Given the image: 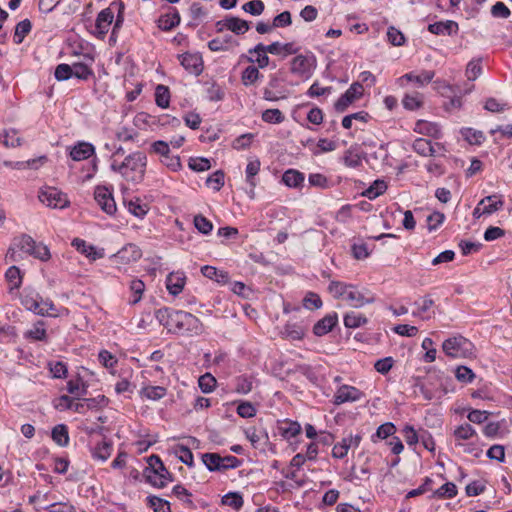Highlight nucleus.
Returning a JSON list of instances; mask_svg holds the SVG:
<instances>
[{"mask_svg":"<svg viewBox=\"0 0 512 512\" xmlns=\"http://www.w3.org/2000/svg\"><path fill=\"white\" fill-rule=\"evenodd\" d=\"M155 317L169 333L193 336L203 332V324L200 319L183 310L163 307L155 312Z\"/></svg>","mask_w":512,"mask_h":512,"instance_id":"nucleus-1","label":"nucleus"},{"mask_svg":"<svg viewBox=\"0 0 512 512\" xmlns=\"http://www.w3.org/2000/svg\"><path fill=\"white\" fill-rule=\"evenodd\" d=\"M147 167V156L142 151H136L124 158L122 162L113 159L110 168L121 177L133 184H139L143 181Z\"/></svg>","mask_w":512,"mask_h":512,"instance_id":"nucleus-2","label":"nucleus"},{"mask_svg":"<svg viewBox=\"0 0 512 512\" xmlns=\"http://www.w3.org/2000/svg\"><path fill=\"white\" fill-rule=\"evenodd\" d=\"M20 302L23 307L40 316H57V308L52 300L43 299L39 293L35 291L24 290L20 296Z\"/></svg>","mask_w":512,"mask_h":512,"instance_id":"nucleus-3","label":"nucleus"},{"mask_svg":"<svg viewBox=\"0 0 512 512\" xmlns=\"http://www.w3.org/2000/svg\"><path fill=\"white\" fill-rule=\"evenodd\" d=\"M442 349L451 358H468L473 355L474 345L467 338L457 335L446 339Z\"/></svg>","mask_w":512,"mask_h":512,"instance_id":"nucleus-4","label":"nucleus"},{"mask_svg":"<svg viewBox=\"0 0 512 512\" xmlns=\"http://www.w3.org/2000/svg\"><path fill=\"white\" fill-rule=\"evenodd\" d=\"M14 245L21 251L37 258L43 262L51 258L49 248L43 243H37L31 236L22 234L19 238L14 240Z\"/></svg>","mask_w":512,"mask_h":512,"instance_id":"nucleus-5","label":"nucleus"},{"mask_svg":"<svg viewBox=\"0 0 512 512\" xmlns=\"http://www.w3.org/2000/svg\"><path fill=\"white\" fill-rule=\"evenodd\" d=\"M316 66V58L313 54L297 55L291 61L290 71L292 74L303 78H310Z\"/></svg>","mask_w":512,"mask_h":512,"instance_id":"nucleus-6","label":"nucleus"},{"mask_svg":"<svg viewBox=\"0 0 512 512\" xmlns=\"http://www.w3.org/2000/svg\"><path fill=\"white\" fill-rule=\"evenodd\" d=\"M38 198L43 204L51 208H64L69 203L66 194L50 186L42 188Z\"/></svg>","mask_w":512,"mask_h":512,"instance_id":"nucleus-7","label":"nucleus"},{"mask_svg":"<svg viewBox=\"0 0 512 512\" xmlns=\"http://www.w3.org/2000/svg\"><path fill=\"white\" fill-rule=\"evenodd\" d=\"M116 5V2H113L109 7L103 9L97 15L93 34L98 38L103 40L106 34L109 31V28L114 20V10L113 7Z\"/></svg>","mask_w":512,"mask_h":512,"instance_id":"nucleus-8","label":"nucleus"},{"mask_svg":"<svg viewBox=\"0 0 512 512\" xmlns=\"http://www.w3.org/2000/svg\"><path fill=\"white\" fill-rule=\"evenodd\" d=\"M364 88L362 83L354 82L351 86L342 94L334 104V108L337 112H344L354 101L360 99L363 95Z\"/></svg>","mask_w":512,"mask_h":512,"instance_id":"nucleus-9","label":"nucleus"},{"mask_svg":"<svg viewBox=\"0 0 512 512\" xmlns=\"http://www.w3.org/2000/svg\"><path fill=\"white\" fill-rule=\"evenodd\" d=\"M278 45L269 44L264 45L263 43H258L255 47L248 50L249 54H256L257 58L253 59L252 57H247V61L254 63L256 62L258 65V69H263L267 67L270 63V59L268 57V53L273 54L277 52Z\"/></svg>","mask_w":512,"mask_h":512,"instance_id":"nucleus-10","label":"nucleus"},{"mask_svg":"<svg viewBox=\"0 0 512 512\" xmlns=\"http://www.w3.org/2000/svg\"><path fill=\"white\" fill-rule=\"evenodd\" d=\"M94 199L100 208L108 215H113L116 212V203L108 188L97 186L94 191Z\"/></svg>","mask_w":512,"mask_h":512,"instance_id":"nucleus-11","label":"nucleus"},{"mask_svg":"<svg viewBox=\"0 0 512 512\" xmlns=\"http://www.w3.org/2000/svg\"><path fill=\"white\" fill-rule=\"evenodd\" d=\"M181 65L190 74L198 76L203 71V59L199 53L185 52L179 55Z\"/></svg>","mask_w":512,"mask_h":512,"instance_id":"nucleus-12","label":"nucleus"},{"mask_svg":"<svg viewBox=\"0 0 512 512\" xmlns=\"http://www.w3.org/2000/svg\"><path fill=\"white\" fill-rule=\"evenodd\" d=\"M364 396V393L353 386L343 385L334 395V403L337 405L346 402L359 401Z\"/></svg>","mask_w":512,"mask_h":512,"instance_id":"nucleus-13","label":"nucleus"},{"mask_svg":"<svg viewBox=\"0 0 512 512\" xmlns=\"http://www.w3.org/2000/svg\"><path fill=\"white\" fill-rule=\"evenodd\" d=\"M345 299L355 308L363 307L365 304L373 303L375 298L368 290L359 291L356 288H349Z\"/></svg>","mask_w":512,"mask_h":512,"instance_id":"nucleus-14","label":"nucleus"},{"mask_svg":"<svg viewBox=\"0 0 512 512\" xmlns=\"http://www.w3.org/2000/svg\"><path fill=\"white\" fill-rule=\"evenodd\" d=\"M95 154V147L85 141H79L77 144H75L69 152L70 157L74 161H82L90 158Z\"/></svg>","mask_w":512,"mask_h":512,"instance_id":"nucleus-15","label":"nucleus"},{"mask_svg":"<svg viewBox=\"0 0 512 512\" xmlns=\"http://www.w3.org/2000/svg\"><path fill=\"white\" fill-rule=\"evenodd\" d=\"M458 23L453 20L435 22L428 25V31L435 35H455L458 33Z\"/></svg>","mask_w":512,"mask_h":512,"instance_id":"nucleus-16","label":"nucleus"},{"mask_svg":"<svg viewBox=\"0 0 512 512\" xmlns=\"http://www.w3.org/2000/svg\"><path fill=\"white\" fill-rule=\"evenodd\" d=\"M186 276L183 272H171L166 278V288L173 295H179L185 286Z\"/></svg>","mask_w":512,"mask_h":512,"instance_id":"nucleus-17","label":"nucleus"},{"mask_svg":"<svg viewBox=\"0 0 512 512\" xmlns=\"http://www.w3.org/2000/svg\"><path fill=\"white\" fill-rule=\"evenodd\" d=\"M337 322L338 316L336 313L328 314L315 323L313 327V333L316 336L326 335L327 333L332 331Z\"/></svg>","mask_w":512,"mask_h":512,"instance_id":"nucleus-18","label":"nucleus"},{"mask_svg":"<svg viewBox=\"0 0 512 512\" xmlns=\"http://www.w3.org/2000/svg\"><path fill=\"white\" fill-rule=\"evenodd\" d=\"M414 131L436 139L441 137V130L439 125L437 123L429 122L426 120H418L415 124Z\"/></svg>","mask_w":512,"mask_h":512,"instance_id":"nucleus-19","label":"nucleus"},{"mask_svg":"<svg viewBox=\"0 0 512 512\" xmlns=\"http://www.w3.org/2000/svg\"><path fill=\"white\" fill-rule=\"evenodd\" d=\"M143 476L146 482L157 488L165 487L169 481V477L164 476V474H159L157 470H154L153 466H147L143 471Z\"/></svg>","mask_w":512,"mask_h":512,"instance_id":"nucleus-20","label":"nucleus"},{"mask_svg":"<svg viewBox=\"0 0 512 512\" xmlns=\"http://www.w3.org/2000/svg\"><path fill=\"white\" fill-rule=\"evenodd\" d=\"M24 338L32 341H47L45 322L38 320L31 329L24 333Z\"/></svg>","mask_w":512,"mask_h":512,"instance_id":"nucleus-21","label":"nucleus"},{"mask_svg":"<svg viewBox=\"0 0 512 512\" xmlns=\"http://www.w3.org/2000/svg\"><path fill=\"white\" fill-rule=\"evenodd\" d=\"M113 445L110 441L102 440L92 449V457L102 462L106 461L112 454Z\"/></svg>","mask_w":512,"mask_h":512,"instance_id":"nucleus-22","label":"nucleus"},{"mask_svg":"<svg viewBox=\"0 0 512 512\" xmlns=\"http://www.w3.org/2000/svg\"><path fill=\"white\" fill-rule=\"evenodd\" d=\"M52 440L60 447H66L69 444L68 427L65 424H57L51 431Z\"/></svg>","mask_w":512,"mask_h":512,"instance_id":"nucleus-23","label":"nucleus"},{"mask_svg":"<svg viewBox=\"0 0 512 512\" xmlns=\"http://www.w3.org/2000/svg\"><path fill=\"white\" fill-rule=\"evenodd\" d=\"M304 179V174L295 169H288L282 176L283 183L290 188H298L302 186Z\"/></svg>","mask_w":512,"mask_h":512,"instance_id":"nucleus-24","label":"nucleus"},{"mask_svg":"<svg viewBox=\"0 0 512 512\" xmlns=\"http://www.w3.org/2000/svg\"><path fill=\"white\" fill-rule=\"evenodd\" d=\"M305 328L298 323H290L288 322L283 327L281 332L284 338H288L290 340H301L305 335Z\"/></svg>","mask_w":512,"mask_h":512,"instance_id":"nucleus-25","label":"nucleus"},{"mask_svg":"<svg viewBox=\"0 0 512 512\" xmlns=\"http://www.w3.org/2000/svg\"><path fill=\"white\" fill-rule=\"evenodd\" d=\"M180 23V15L176 9L171 13L164 14L158 19V27L163 31H170Z\"/></svg>","mask_w":512,"mask_h":512,"instance_id":"nucleus-26","label":"nucleus"},{"mask_svg":"<svg viewBox=\"0 0 512 512\" xmlns=\"http://www.w3.org/2000/svg\"><path fill=\"white\" fill-rule=\"evenodd\" d=\"M202 462L211 472H223L224 466L221 463V455L218 453H204L202 455Z\"/></svg>","mask_w":512,"mask_h":512,"instance_id":"nucleus-27","label":"nucleus"},{"mask_svg":"<svg viewBox=\"0 0 512 512\" xmlns=\"http://www.w3.org/2000/svg\"><path fill=\"white\" fill-rule=\"evenodd\" d=\"M435 76L432 70H423L420 74L414 72L407 73L403 76L404 79L410 82H415L418 86H424L430 83Z\"/></svg>","mask_w":512,"mask_h":512,"instance_id":"nucleus-28","label":"nucleus"},{"mask_svg":"<svg viewBox=\"0 0 512 512\" xmlns=\"http://www.w3.org/2000/svg\"><path fill=\"white\" fill-rule=\"evenodd\" d=\"M261 77L262 74L259 72V69L256 66L250 65L242 71L241 82L244 86L248 87L255 84Z\"/></svg>","mask_w":512,"mask_h":512,"instance_id":"nucleus-29","label":"nucleus"},{"mask_svg":"<svg viewBox=\"0 0 512 512\" xmlns=\"http://www.w3.org/2000/svg\"><path fill=\"white\" fill-rule=\"evenodd\" d=\"M32 24L29 19H24L20 21L16 27L13 36V41L15 44L19 45L23 42L24 38L31 32Z\"/></svg>","mask_w":512,"mask_h":512,"instance_id":"nucleus-30","label":"nucleus"},{"mask_svg":"<svg viewBox=\"0 0 512 512\" xmlns=\"http://www.w3.org/2000/svg\"><path fill=\"white\" fill-rule=\"evenodd\" d=\"M413 150L422 156H434L435 150L430 140L417 138L412 144Z\"/></svg>","mask_w":512,"mask_h":512,"instance_id":"nucleus-31","label":"nucleus"},{"mask_svg":"<svg viewBox=\"0 0 512 512\" xmlns=\"http://www.w3.org/2000/svg\"><path fill=\"white\" fill-rule=\"evenodd\" d=\"M229 31L236 35H243L250 29V23L235 16H228Z\"/></svg>","mask_w":512,"mask_h":512,"instance_id":"nucleus-32","label":"nucleus"},{"mask_svg":"<svg viewBox=\"0 0 512 512\" xmlns=\"http://www.w3.org/2000/svg\"><path fill=\"white\" fill-rule=\"evenodd\" d=\"M173 452L178 457V459L185 465L189 467H192L194 465L193 453L189 447L182 444H177L176 446H174Z\"/></svg>","mask_w":512,"mask_h":512,"instance_id":"nucleus-33","label":"nucleus"},{"mask_svg":"<svg viewBox=\"0 0 512 512\" xmlns=\"http://www.w3.org/2000/svg\"><path fill=\"white\" fill-rule=\"evenodd\" d=\"M88 386L84 383V381L77 377L76 379H71L67 382V391L76 396V399H79V396L87 394Z\"/></svg>","mask_w":512,"mask_h":512,"instance_id":"nucleus-34","label":"nucleus"},{"mask_svg":"<svg viewBox=\"0 0 512 512\" xmlns=\"http://www.w3.org/2000/svg\"><path fill=\"white\" fill-rule=\"evenodd\" d=\"M458 493L457 487L452 482L443 484L440 488L434 491L433 497L438 499H452Z\"/></svg>","mask_w":512,"mask_h":512,"instance_id":"nucleus-35","label":"nucleus"},{"mask_svg":"<svg viewBox=\"0 0 512 512\" xmlns=\"http://www.w3.org/2000/svg\"><path fill=\"white\" fill-rule=\"evenodd\" d=\"M155 102L160 108H167L170 103V91L165 85L159 84L155 89Z\"/></svg>","mask_w":512,"mask_h":512,"instance_id":"nucleus-36","label":"nucleus"},{"mask_svg":"<svg viewBox=\"0 0 512 512\" xmlns=\"http://www.w3.org/2000/svg\"><path fill=\"white\" fill-rule=\"evenodd\" d=\"M260 170V161L259 160H253L250 161L246 166V181L251 186V198L254 194V188L256 186L255 176L259 173Z\"/></svg>","mask_w":512,"mask_h":512,"instance_id":"nucleus-37","label":"nucleus"},{"mask_svg":"<svg viewBox=\"0 0 512 512\" xmlns=\"http://www.w3.org/2000/svg\"><path fill=\"white\" fill-rule=\"evenodd\" d=\"M72 68V76L80 80H88L94 75L91 67L82 62L73 63Z\"/></svg>","mask_w":512,"mask_h":512,"instance_id":"nucleus-38","label":"nucleus"},{"mask_svg":"<svg viewBox=\"0 0 512 512\" xmlns=\"http://www.w3.org/2000/svg\"><path fill=\"white\" fill-rule=\"evenodd\" d=\"M343 321L347 328H358L367 323V318L360 313L351 311L345 314Z\"/></svg>","mask_w":512,"mask_h":512,"instance_id":"nucleus-39","label":"nucleus"},{"mask_svg":"<svg viewBox=\"0 0 512 512\" xmlns=\"http://www.w3.org/2000/svg\"><path fill=\"white\" fill-rule=\"evenodd\" d=\"M349 288H354V286L341 281H331L328 286V291L334 296V298L339 299L346 296Z\"/></svg>","mask_w":512,"mask_h":512,"instance_id":"nucleus-40","label":"nucleus"},{"mask_svg":"<svg viewBox=\"0 0 512 512\" xmlns=\"http://www.w3.org/2000/svg\"><path fill=\"white\" fill-rule=\"evenodd\" d=\"M222 503L238 511L242 508L244 501L240 493L229 492L222 497Z\"/></svg>","mask_w":512,"mask_h":512,"instance_id":"nucleus-41","label":"nucleus"},{"mask_svg":"<svg viewBox=\"0 0 512 512\" xmlns=\"http://www.w3.org/2000/svg\"><path fill=\"white\" fill-rule=\"evenodd\" d=\"M141 395L150 400H160L166 395V388L162 386H147L141 390Z\"/></svg>","mask_w":512,"mask_h":512,"instance_id":"nucleus-42","label":"nucleus"},{"mask_svg":"<svg viewBox=\"0 0 512 512\" xmlns=\"http://www.w3.org/2000/svg\"><path fill=\"white\" fill-rule=\"evenodd\" d=\"M5 278L11 284V289L19 288L22 284L21 271L17 266L9 267L5 273Z\"/></svg>","mask_w":512,"mask_h":512,"instance_id":"nucleus-43","label":"nucleus"},{"mask_svg":"<svg viewBox=\"0 0 512 512\" xmlns=\"http://www.w3.org/2000/svg\"><path fill=\"white\" fill-rule=\"evenodd\" d=\"M127 208L131 214L138 218H143L148 212L147 205L142 203V201L138 198L128 201Z\"/></svg>","mask_w":512,"mask_h":512,"instance_id":"nucleus-44","label":"nucleus"},{"mask_svg":"<svg viewBox=\"0 0 512 512\" xmlns=\"http://www.w3.org/2000/svg\"><path fill=\"white\" fill-rule=\"evenodd\" d=\"M387 189V185L383 180H375L373 184L363 193L369 199H375L382 195Z\"/></svg>","mask_w":512,"mask_h":512,"instance_id":"nucleus-45","label":"nucleus"},{"mask_svg":"<svg viewBox=\"0 0 512 512\" xmlns=\"http://www.w3.org/2000/svg\"><path fill=\"white\" fill-rule=\"evenodd\" d=\"M395 432H396L395 425L391 422H386L377 428L376 433L372 435L371 439L373 442H376V438L377 439H386V438L392 436Z\"/></svg>","mask_w":512,"mask_h":512,"instance_id":"nucleus-46","label":"nucleus"},{"mask_svg":"<svg viewBox=\"0 0 512 512\" xmlns=\"http://www.w3.org/2000/svg\"><path fill=\"white\" fill-rule=\"evenodd\" d=\"M281 435L286 439L296 437L301 432V426L296 421H287L280 427Z\"/></svg>","mask_w":512,"mask_h":512,"instance_id":"nucleus-47","label":"nucleus"},{"mask_svg":"<svg viewBox=\"0 0 512 512\" xmlns=\"http://www.w3.org/2000/svg\"><path fill=\"white\" fill-rule=\"evenodd\" d=\"M147 462L149 467L153 466L154 470H157L159 474H164V476L169 477V481H173L172 474L166 469L164 463L158 455L153 454L149 456Z\"/></svg>","mask_w":512,"mask_h":512,"instance_id":"nucleus-48","label":"nucleus"},{"mask_svg":"<svg viewBox=\"0 0 512 512\" xmlns=\"http://www.w3.org/2000/svg\"><path fill=\"white\" fill-rule=\"evenodd\" d=\"M337 145L334 141L328 140L326 138H321L318 140L315 147L310 148L313 155H320L321 153L331 152L336 149Z\"/></svg>","mask_w":512,"mask_h":512,"instance_id":"nucleus-49","label":"nucleus"},{"mask_svg":"<svg viewBox=\"0 0 512 512\" xmlns=\"http://www.w3.org/2000/svg\"><path fill=\"white\" fill-rule=\"evenodd\" d=\"M147 500L149 506L154 510V512H171L168 501L157 496H148Z\"/></svg>","mask_w":512,"mask_h":512,"instance_id":"nucleus-50","label":"nucleus"},{"mask_svg":"<svg viewBox=\"0 0 512 512\" xmlns=\"http://www.w3.org/2000/svg\"><path fill=\"white\" fill-rule=\"evenodd\" d=\"M285 117L279 109H266L262 113V120L266 123L280 124L284 121Z\"/></svg>","mask_w":512,"mask_h":512,"instance_id":"nucleus-51","label":"nucleus"},{"mask_svg":"<svg viewBox=\"0 0 512 512\" xmlns=\"http://www.w3.org/2000/svg\"><path fill=\"white\" fill-rule=\"evenodd\" d=\"M130 290L133 294V298L130 300V303L133 305L137 304L142 298V294L145 290V284L140 279H133L130 282Z\"/></svg>","mask_w":512,"mask_h":512,"instance_id":"nucleus-52","label":"nucleus"},{"mask_svg":"<svg viewBox=\"0 0 512 512\" xmlns=\"http://www.w3.org/2000/svg\"><path fill=\"white\" fill-rule=\"evenodd\" d=\"M72 246L76 248L77 251L86 255L87 257H92L96 259V251L92 245L87 244V242L83 239L75 238L72 241Z\"/></svg>","mask_w":512,"mask_h":512,"instance_id":"nucleus-53","label":"nucleus"},{"mask_svg":"<svg viewBox=\"0 0 512 512\" xmlns=\"http://www.w3.org/2000/svg\"><path fill=\"white\" fill-rule=\"evenodd\" d=\"M194 226L202 234L207 235L213 229V224L203 215L199 214L194 217Z\"/></svg>","mask_w":512,"mask_h":512,"instance_id":"nucleus-54","label":"nucleus"},{"mask_svg":"<svg viewBox=\"0 0 512 512\" xmlns=\"http://www.w3.org/2000/svg\"><path fill=\"white\" fill-rule=\"evenodd\" d=\"M199 388L203 393H210L216 385V379L210 373H206L198 379Z\"/></svg>","mask_w":512,"mask_h":512,"instance_id":"nucleus-55","label":"nucleus"},{"mask_svg":"<svg viewBox=\"0 0 512 512\" xmlns=\"http://www.w3.org/2000/svg\"><path fill=\"white\" fill-rule=\"evenodd\" d=\"M242 9L253 16H259L263 13L265 9L264 2L261 0H251L246 2Z\"/></svg>","mask_w":512,"mask_h":512,"instance_id":"nucleus-56","label":"nucleus"},{"mask_svg":"<svg viewBox=\"0 0 512 512\" xmlns=\"http://www.w3.org/2000/svg\"><path fill=\"white\" fill-rule=\"evenodd\" d=\"M189 168L196 172H203L211 168L210 160L204 157H195L189 159Z\"/></svg>","mask_w":512,"mask_h":512,"instance_id":"nucleus-57","label":"nucleus"},{"mask_svg":"<svg viewBox=\"0 0 512 512\" xmlns=\"http://www.w3.org/2000/svg\"><path fill=\"white\" fill-rule=\"evenodd\" d=\"M224 178V172L222 170H217L207 178L206 184L207 186L212 187L215 191H219L224 186Z\"/></svg>","mask_w":512,"mask_h":512,"instance_id":"nucleus-58","label":"nucleus"},{"mask_svg":"<svg viewBox=\"0 0 512 512\" xmlns=\"http://www.w3.org/2000/svg\"><path fill=\"white\" fill-rule=\"evenodd\" d=\"M108 398L104 395H98L93 398H85V406L88 410H99L108 405Z\"/></svg>","mask_w":512,"mask_h":512,"instance_id":"nucleus-59","label":"nucleus"},{"mask_svg":"<svg viewBox=\"0 0 512 512\" xmlns=\"http://www.w3.org/2000/svg\"><path fill=\"white\" fill-rule=\"evenodd\" d=\"M72 65L61 63L56 66L54 76L58 81H65L70 79L72 76Z\"/></svg>","mask_w":512,"mask_h":512,"instance_id":"nucleus-60","label":"nucleus"},{"mask_svg":"<svg viewBox=\"0 0 512 512\" xmlns=\"http://www.w3.org/2000/svg\"><path fill=\"white\" fill-rule=\"evenodd\" d=\"M207 98L210 101H221L224 96V90L216 82H212L206 89Z\"/></svg>","mask_w":512,"mask_h":512,"instance_id":"nucleus-61","label":"nucleus"},{"mask_svg":"<svg viewBox=\"0 0 512 512\" xmlns=\"http://www.w3.org/2000/svg\"><path fill=\"white\" fill-rule=\"evenodd\" d=\"M344 164L349 168H357L362 164V158L358 153L352 149H348L343 156Z\"/></svg>","mask_w":512,"mask_h":512,"instance_id":"nucleus-62","label":"nucleus"},{"mask_svg":"<svg viewBox=\"0 0 512 512\" xmlns=\"http://www.w3.org/2000/svg\"><path fill=\"white\" fill-rule=\"evenodd\" d=\"M475 434L476 431L470 424L460 425L454 430V436L458 440L470 439Z\"/></svg>","mask_w":512,"mask_h":512,"instance_id":"nucleus-63","label":"nucleus"},{"mask_svg":"<svg viewBox=\"0 0 512 512\" xmlns=\"http://www.w3.org/2000/svg\"><path fill=\"white\" fill-rule=\"evenodd\" d=\"M403 107L407 110H416L422 106V101L418 93L413 95L406 94L402 100Z\"/></svg>","mask_w":512,"mask_h":512,"instance_id":"nucleus-64","label":"nucleus"}]
</instances>
